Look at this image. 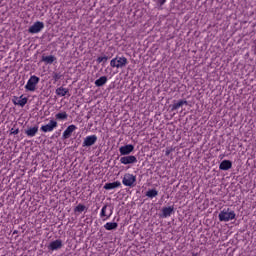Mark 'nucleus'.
<instances>
[{"instance_id": "obj_13", "label": "nucleus", "mask_w": 256, "mask_h": 256, "mask_svg": "<svg viewBox=\"0 0 256 256\" xmlns=\"http://www.w3.org/2000/svg\"><path fill=\"white\" fill-rule=\"evenodd\" d=\"M77 126L75 125H70L66 128V130L63 132L62 138L63 139H69V137H71V135H73V131H76Z\"/></svg>"}, {"instance_id": "obj_5", "label": "nucleus", "mask_w": 256, "mask_h": 256, "mask_svg": "<svg viewBox=\"0 0 256 256\" xmlns=\"http://www.w3.org/2000/svg\"><path fill=\"white\" fill-rule=\"evenodd\" d=\"M135 181H137V176L130 173L125 174L122 179V183L125 187H133L135 185Z\"/></svg>"}, {"instance_id": "obj_18", "label": "nucleus", "mask_w": 256, "mask_h": 256, "mask_svg": "<svg viewBox=\"0 0 256 256\" xmlns=\"http://www.w3.org/2000/svg\"><path fill=\"white\" fill-rule=\"evenodd\" d=\"M43 63H46V65H53L55 61H57V57L50 55V56H42Z\"/></svg>"}, {"instance_id": "obj_31", "label": "nucleus", "mask_w": 256, "mask_h": 256, "mask_svg": "<svg viewBox=\"0 0 256 256\" xmlns=\"http://www.w3.org/2000/svg\"><path fill=\"white\" fill-rule=\"evenodd\" d=\"M18 233H19L18 230H14V231H13V235H17Z\"/></svg>"}, {"instance_id": "obj_16", "label": "nucleus", "mask_w": 256, "mask_h": 256, "mask_svg": "<svg viewBox=\"0 0 256 256\" xmlns=\"http://www.w3.org/2000/svg\"><path fill=\"white\" fill-rule=\"evenodd\" d=\"M118 187H121L120 181H115L112 183H106L103 187L106 191H111V189H117Z\"/></svg>"}, {"instance_id": "obj_34", "label": "nucleus", "mask_w": 256, "mask_h": 256, "mask_svg": "<svg viewBox=\"0 0 256 256\" xmlns=\"http://www.w3.org/2000/svg\"><path fill=\"white\" fill-rule=\"evenodd\" d=\"M220 159H223V156H220Z\"/></svg>"}, {"instance_id": "obj_33", "label": "nucleus", "mask_w": 256, "mask_h": 256, "mask_svg": "<svg viewBox=\"0 0 256 256\" xmlns=\"http://www.w3.org/2000/svg\"><path fill=\"white\" fill-rule=\"evenodd\" d=\"M108 213H111V209H109Z\"/></svg>"}, {"instance_id": "obj_9", "label": "nucleus", "mask_w": 256, "mask_h": 256, "mask_svg": "<svg viewBox=\"0 0 256 256\" xmlns=\"http://www.w3.org/2000/svg\"><path fill=\"white\" fill-rule=\"evenodd\" d=\"M120 163H122V165H132L133 163H137V157L133 155L123 156L120 158Z\"/></svg>"}, {"instance_id": "obj_4", "label": "nucleus", "mask_w": 256, "mask_h": 256, "mask_svg": "<svg viewBox=\"0 0 256 256\" xmlns=\"http://www.w3.org/2000/svg\"><path fill=\"white\" fill-rule=\"evenodd\" d=\"M43 29H45V23L37 21L32 26L29 27L28 33H30L31 35H35L37 33H41Z\"/></svg>"}, {"instance_id": "obj_17", "label": "nucleus", "mask_w": 256, "mask_h": 256, "mask_svg": "<svg viewBox=\"0 0 256 256\" xmlns=\"http://www.w3.org/2000/svg\"><path fill=\"white\" fill-rule=\"evenodd\" d=\"M56 95H58V97H65L66 95H68V97H71V94H69V89L64 87L57 88Z\"/></svg>"}, {"instance_id": "obj_22", "label": "nucleus", "mask_w": 256, "mask_h": 256, "mask_svg": "<svg viewBox=\"0 0 256 256\" xmlns=\"http://www.w3.org/2000/svg\"><path fill=\"white\" fill-rule=\"evenodd\" d=\"M145 195L148 199H155V197L159 195V191H157V189H149Z\"/></svg>"}, {"instance_id": "obj_12", "label": "nucleus", "mask_w": 256, "mask_h": 256, "mask_svg": "<svg viewBox=\"0 0 256 256\" xmlns=\"http://www.w3.org/2000/svg\"><path fill=\"white\" fill-rule=\"evenodd\" d=\"M174 211H175V207L173 206L163 207L161 217H163L164 219H167V217H171V215H173Z\"/></svg>"}, {"instance_id": "obj_23", "label": "nucleus", "mask_w": 256, "mask_h": 256, "mask_svg": "<svg viewBox=\"0 0 256 256\" xmlns=\"http://www.w3.org/2000/svg\"><path fill=\"white\" fill-rule=\"evenodd\" d=\"M69 117L67 112H59L55 115V119L57 121H66V119Z\"/></svg>"}, {"instance_id": "obj_25", "label": "nucleus", "mask_w": 256, "mask_h": 256, "mask_svg": "<svg viewBox=\"0 0 256 256\" xmlns=\"http://www.w3.org/2000/svg\"><path fill=\"white\" fill-rule=\"evenodd\" d=\"M85 209H87L85 207V205L83 204H78L75 208H74V213H83V211H85Z\"/></svg>"}, {"instance_id": "obj_29", "label": "nucleus", "mask_w": 256, "mask_h": 256, "mask_svg": "<svg viewBox=\"0 0 256 256\" xmlns=\"http://www.w3.org/2000/svg\"><path fill=\"white\" fill-rule=\"evenodd\" d=\"M10 134L11 135H19V128L15 129V130L12 129Z\"/></svg>"}, {"instance_id": "obj_3", "label": "nucleus", "mask_w": 256, "mask_h": 256, "mask_svg": "<svg viewBox=\"0 0 256 256\" xmlns=\"http://www.w3.org/2000/svg\"><path fill=\"white\" fill-rule=\"evenodd\" d=\"M39 81H41V79L35 75H32L27 84L25 85V89L26 91H35L37 89V85H39Z\"/></svg>"}, {"instance_id": "obj_24", "label": "nucleus", "mask_w": 256, "mask_h": 256, "mask_svg": "<svg viewBox=\"0 0 256 256\" xmlns=\"http://www.w3.org/2000/svg\"><path fill=\"white\" fill-rule=\"evenodd\" d=\"M27 97H24L23 98V95H21L19 98H18V105L19 107H25V105H27Z\"/></svg>"}, {"instance_id": "obj_10", "label": "nucleus", "mask_w": 256, "mask_h": 256, "mask_svg": "<svg viewBox=\"0 0 256 256\" xmlns=\"http://www.w3.org/2000/svg\"><path fill=\"white\" fill-rule=\"evenodd\" d=\"M62 247H63V240L61 239L54 240L48 245L49 251H57Z\"/></svg>"}, {"instance_id": "obj_15", "label": "nucleus", "mask_w": 256, "mask_h": 256, "mask_svg": "<svg viewBox=\"0 0 256 256\" xmlns=\"http://www.w3.org/2000/svg\"><path fill=\"white\" fill-rule=\"evenodd\" d=\"M37 133H39V126L29 127L25 130V135H27V137H35Z\"/></svg>"}, {"instance_id": "obj_30", "label": "nucleus", "mask_w": 256, "mask_h": 256, "mask_svg": "<svg viewBox=\"0 0 256 256\" xmlns=\"http://www.w3.org/2000/svg\"><path fill=\"white\" fill-rule=\"evenodd\" d=\"M167 2V0H159L158 3L160 6L165 5V3Z\"/></svg>"}, {"instance_id": "obj_19", "label": "nucleus", "mask_w": 256, "mask_h": 256, "mask_svg": "<svg viewBox=\"0 0 256 256\" xmlns=\"http://www.w3.org/2000/svg\"><path fill=\"white\" fill-rule=\"evenodd\" d=\"M183 105H189L187 100H179L178 102H174L172 105L171 110L172 111H177V109L181 108Z\"/></svg>"}, {"instance_id": "obj_21", "label": "nucleus", "mask_w": 256, "mask_h": 256, "mask_svg": "<svg viewBox=\"0 0 256 256\" xmlns=\"http://www.w3.org/2000/svg\"><path fill=\"white\" fill-rule=\"evenodd\" d=\"M107 83V76H101L99 79H97L94 82V85L96 87H103V85H105Z\"/></svg>"}, {"instance_id": "obj_8", "label": "nucleus", "mask_w": 256, "mask_h": 256, "mask_svg": "<svg viewBox=\"0 0 256 256\" xmlns=\"http://www.w3.org/2000/svg\"><path fill=\"white\" fill-rule=\"evenodd\" d=\"M107 209H109V205L106 204L102 207L100 212V217L103 219V221H107L113 215V208H110V213H107Z\"/></svg>"}, {"instance_id": "obj_20", "label": "nucleus", "mask_w": 256, "mask_h": 256, "mask_svg": "<svg viewBox=\"0 0 256 256\" xmlns=\"http://www.w3.org/2000/svg\"><path fill=\"white\" fill-rule=\"evenodd\" d=\"M119 227V224L117 222H108L104 225V229L106 231H115Z\"/></svg>"}, {"instance_id": "obj_27", "label": "nucleus", "mask_w": 256, "mask_h": 256, "mask_svg": "<svg viewBox=\"0 0 256 256\" xmlns=\"http://www.w3.org/2000/svg\"><path fill=\"white\" fill-rule=\"evenodd\" d=\"M53 79H54V81H59V79H61V77H63V75H61V73H57V72H54L53 73Z\"/></svg>"}, {"instance_id": "obj_7", "label": "nucleus", "mask_w": 256, "mask_h": 256, "mask_svg": "<svg viewBox=\"0 0 256 256\" xmlns=\"http://www.w3.org/2000/svg\"><path fill=\"white\" fill-rule=\"evenodd\" d=\"M97 143V135H90L84 138L82 147H93Z\"/></svg>"}, {"instance_id": "obj_1", "label": "nucleus", "mask_w": 256, "mask_h": 256, "mask_svg": "<svg viewBox=\"0 0 256 256\" xmlns=\"http://www.w3.org/2000/svg\"><path fill=\"white\" fill-rule=\"evenodd\" d=\"M129 65V60L125 56H116L110 61V67L116 69H124Z\"/></svg>"}, {"instance_id": "obj_2", "label": "nucleus", "mask_w": 256, "mask_h": 256, "mask_svg": "<svg viewBox=\"0 0 256 256\" xmlns=\"http://www.w3.org/2000/svg\"><path fill=\"white\" fill-rule=\"evenodd\" d=\"M236 214L235 211L227 208V209H223L222 211H220L218 218L219 221H223L224 223H227L229 221H233V219H235Z\"/></svg>"}, {"instance_id": "obj_28", "label": "nucleus", "mask_w": 256, "mask_h": 256, "mask_svg": "<svg viewBox=\"0 0 256 256\" xmlns=\"http://www.w3.org/2000/svg\"><path fill=\"white\" fill-rule=\"evenodd\" d=\"M18 101H19V97L13 96L12 103H14L15 105H19Z\"/></svg>"}, {"instance_id": "obj_11", "label": "nucleus", "mask_w": 256, "mask_h": 256, "mask_svg": "<svg viewBox=\"0 0 256 256\" xmlns=\"http://www.w3.org/2000/svg\"><path fill=\"white\" fill-rule=\"evenodd\" d=\"M135 150V146L133 144H128L125 146H121L119 148L120 155H130Z\"/></svg>"}, {"instance_id": "obj_26", "label": "nucleus", "mask_w": 256, "mask_h": 256, "mask_svg": "<svg viewBox=\"0 0 256 256\" xmlns=\"http://www.w3.org/2000/svg\"><path fill=\"white\" fill-rule=\"evenodd\" d=\"M107 61H109L108 56H103V57H98L97 58V63H107Z\"/></svg>"}, {"instance_id": "obj_14", "label": "nucleus", "mask_w": 256, "mask_h": 256, "mask_svg": "<svg viewBox=\"0 0 256 256\" xmlns=\"http://www.w3.org/2000/svg\"><path fill=\"white\" fill-rule=\"evenodd\" d=\"M232 167L233 162H231L230 160H223L219 165L220 171H229V169H231Z\"/></svg>"}, {"instance_id": "obj_6", "label": "nucleus", "mask_w": 256, "mask_h": 256, "mask_svg": "<svg viewBox=\"0 0 256 256\" xmlns=\"http://www.w3.org/2000/svg\"><path fill=\"white\" fill-rule=\"evenodd\" d=\"M55 129H57V121L50 120L48 124L41 126L40 131H42V133H51V131Z\"/></svg>"}, {"instance_id": "obj_32", "label": "nucleus", "mask_w": 256, "mask_h": 256, "mask_svg": "<svg viewBox=\"0 0 256 256\" xmlns=\"http://www.w3.org/2000/svg\"><path fill=\"white\" fill-rule=\"evenodd\" d=\"M169 153H170L169 151H166V155H169Z\"/></svg>"}]
</instances>
